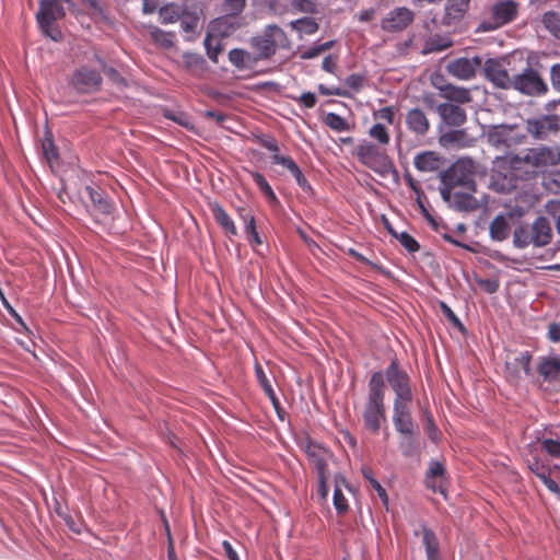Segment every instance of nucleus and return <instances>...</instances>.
<instances>
[{"instance_id":"obj_13","label":"nucleus","mask_w":560,"mask_h":560,"mask_svg":"<svg viewBox=\"0 0 560 560\" xmlns=\"http://www.w3.org/2000/svg\"><path fill=\"white\" fill-rule=\"evenodd\" d=\"M253 140L257 142L259 145L267 149L269 152H271L272 163L283 166L291 173L292 176L300 170L299 165L294 162V160L291 156L279 154L278 142L272 136L266 133H254Z\"/></svg>"},{"instance_id":"obj_43","label":"nucleus","mask_w":560,"mask_h":560,"mask_svg":"<svg viewBox=\"0 0 560 560\" xmlns=\"http://www.w3.org/2000/svg\"><path fill=\"white\" fill-rule=\"evenodd\" d=\"M476 199L471 194L455 191L453 196V206L457 210H470L475 207Z\"/></svg>"},{"instance_id":"obj_14","label":"nucleus","mask_w":560,"mask_h":560,"mask_svg":"<svg viewBox=\"0 0 560 560\" xmlns=\"http://www.w3.org/2000/svg\"><path fill=\"white\" fill-rule=\"evenodd\" d=\"M253 140L257 142L259 145L267 149L269 152H271L272 163L283 166L291 173L292 176L300 170L299 165L294 162V160L291 156L279 154L278 142L272 136L266 133H254Z\"/></svg>"},{"instance_id":"obj_57","label":"nucleus","mask_w":560,"mask_h":560,"mask_svg":"<svg viewBox=\"0 0 560 560\" xmlns=\"http://www.w3.org/2000/svg\"><path fill=\"white\" fill-rule=\"evenodd\" d=\"M365 77L360 73H352L346 78L345 84L352 91L358 92L362 89Z\"/></svg>"},{"instance_id":"obj_33","label":"nucleus","mask_w":560,"mask_h":560,"mask_svg":"<svg viewBox=\"0 0 560 560\" xmlns=\"http://www.w3.org/2000/svg\"><path fill=\"white\" fill-rule=\"evenodd\" d=\"M248 174L250 175L254 183L257 185L260 192L267 199V201L271 205H278L279 198L275 194L272 187L267 182L266 177L261 173L255 171H248Z\"/></svg>"},{"instance_id":"obj_15","label":"nucleus","mask_w":560,"mask_h":560,"mask_svg":"<svg viewBox=\"0 0 560 560\" xmlns=\"http://www.w3.org/2000/svg\"><path fill=\"white\" fill-rule=\"evenodd\" d=\"M253 140L257 142L259 145L267 149L269 152H271L272 163L283 166L291 173L292 176L300 170L299 165L294 162V160L291 156L279 154L278 142L272 136L266 133H254Z\"/></svg>"},{"instance_id":"obj_32","label":"nucleus","mask_w":560,"mask_h":560,"mask_svg":"<svg viewBox=\"0 0 560 560\" xmlns=\"http://www.w3.org/2000/svg\"><path fill=\"white\" fill-rule=\"evenodd\" d=\"M229 60L238 70L249 69L257 61L255 56L241 48L231 49Z\"/></svg>"},{"instance_id":"obj_5","label":"nucleus","mask_w":560,"mask_h":560,"mask_svg":"<svg viewBox=\"0 0 560 560\" xmlns=\"http://www.w3.org/2000/svg\"><path fill=\"white\" fill-rule=\"evenodd\" d=\"M477 164L470 158H459L442 175V184L462 186L469 191H476L475 176Z\"/></svg>"},{"instance_id":"obj_36","label":"nucleus","mask_w":560,"mask_h":560,"mask_svg":"<svg viewBox=\"0 0 560 560\" xmlns=\"http://www.w3.org/2000/svg\"><path fill=\"white\" fill-rule=\"evenodd\" d=\"M510 228L504 215H498L490 224V236L494 241H504L509 236Z\"/></svg>"},{"instance_id":"obj_55","label":"nucleus","mask_w":560,"mask_h":560,"mask_svg":"<svg viewBox=\"0 0 560 560\" xmlns=\"http://www.w3.org/2000/svg\"><path fill=\"white\" fill-rule=\"evenodd\" d=\"M542 448L551 457H560V440L545 439L541 442Z\"/></svg>"},{"instance_id":"obj_11","label":"nucleus","mask_w":560,"mask_h":560,"mask_svg":"<svg viewBox=\"0 0 560 560\" xmlns=\"http://www.w3.org/2000/svg\"><path fill=\"white\" fill-rule=\"evenodd\" d=\"M526 130L537 140L548 139L550 136L560 131V116L541 115L536 118L527 119Z\"/></svg>"},{"instance_id":"obj_38","label":"nucleus","mask_w":560,"mask_h":560,"mask_svg":"<svg viewBox=\"0 0 560 560\" xmlns=\"http://www.w3.org/2000/svg\"><path fill=\"white\" fill-rule=\"evenodd\" d=\"M541 23L553 36L560 38V14L555 11H547L541 16Z\"/></svg>"},{"instance_id":"obj_20","label":"nucleus","mask_w":560,"mask_h":560,"mask_svg":"<svg viewBox=\"0 0 560 560\" xmlns=\"http://www.w3.org/2000/svg\"><path fill=\"white\" fill-rule=\"evenodd\" d=\"M436 112L442 121L453 128L460 127L467 120L464 108L453 103H441L436 106Z\"/></svg>"},{"instance_id":"obj_28","label":"nucleus","mask_w":560,"mask_h":560,"mask_svg":"<svg viewBox=\"0 0 560 560\" xmlns=\"http://www.w3.org/2000/svg\"><path fill=\"white\" fill-rule=\"evenodd\" d=\"M538 372L546 381L557 380L560 375V357H542Z\"/></svg>"},{"instance_id":"obj_10","label":"nucleus","mask_w":560,"mask_h":560,"mask_svg":"<svg viewBox=\"0 0 560 560\" xmlns=\"http://www.w3.org/2000/svg\"><path fill=\"white\" fill-rule=\"evenodd\" d=\"M508 66L505 58H488L481 67L485 78L494 88L511 90L513 75H510Z\"/></svg>"},{"instance_id":"obj_16","label":"nucleus","mask_w":560,"mask_h":560,"mask_svg":"<svg viewBox=\"0 0 560 560\" xmlns=\"http://www.w3.org/2000/svg\"><path fill=\"white\" fill-rule=\"evenodd\" d=\"M482 66V58L479 56H474L472 58L460 57L452 60L446 69L447 72L459 79V80H471L475 78L476 72Z\"/></svg>"},{"instance_id":"obj_27","label":"nucleus","mask_w":560,"mask_h":560,"mask_svg":"<svg viewBox=\"0 0 560 560\" xmlns=\"http://www.w3.org/2000/svg\"><path fill=\"white\" fill-rule=\"evenodd\" d=\"M441 93L444 98L450 101L448 103H456L457 105L469 103L472 100L469 89L453 84L442 86Z\"/></svg>"},{"instance_id":"obj_51","label":"nucleus","mask_w":560,"mask_h":560,"mask_svg":"<svg viewBox=\"0 0 560 560\" xmlns=\"http://www.w3.org/2000/svg\"><path fill=\"white\" fill-rule=\"evenodd\" d=\"M440 310L442 314L447 318V320L459 330H464L465 327L458 316L453 312V310L443 301L440 302Z\"/></svg>"},{"instance_id":"obj_21","label":"nucleus","mask_w":560,"mask_h":560,"mask_svg":"<svg viewBox=\"0 0 560 560\" xmlns=\"http://www.w3.org/2000/svg\"><path fill=\"white\" fill-rule=\"evenodd\" d=\"M85 191L96 214L108 217L113 213L114 205L102 188L86 186Z\"/></svg>"},{"instance_id":"obj_56","label":"nucleus","mask_w":560,"mask_h":560,"mask_svg":"<svg viewBox=\"0 0 560 560\" xmlns=\"http://www.w3.org/2000/svg\"><path fill=\"white\" fill-rule=\"evenodd\" d=\"M0 301L3 305V307L7 310V312L10 314L12 318L16 320L23 328H26V325L23 320V318L20 316V314L15 311V308L10 304L8 299L5 298L2 289H0Z\"/></svg>"},{"instance_id":"obj_64","label":"nucleus","mask_w":560,"mask_h":560,"mask_svg":"<svg viewBox=\"0 0 560 560\" xmlns=\"http://www.w3.org/2000/svg\"><path fill=\"white\" fill-rule=\"evenodd\" d=\"M550 474L551 470L546 474L545 478L541 477L540 480L550 492L555 493L556 495H560V487L553 479H551Z\"/></svg>"},{"instance_id":"obj_19","label":"nucleus","mask_w":560,"mask_h":560,"mask_svg":"<svg viewBox=\"0 0 560 560\" xmlns=\"http://www.w3.org/2000/svg\"><path fill=\"white\" fill-rule=\"evenodd\" d=\"M441 145L445 148H471L476 138L471 136L466 128H454L443 132L439 139Z\"/></svg>"},{"instance_id":"obj_8","label":"nucleus","mask_w":560,"mask_h":560,"mask_svg":"<svg viewBox=\"0 0 560 560\" xmlns=\"http://www.w3.org/2000/svg\"><path fill=\"white\" fill-rule=\"evenodd\" d=\"M355 155L361 164L378 174H384L392 165L387 154L378 145L366 140H362L355 147Z\"/></svg>"},{"instance_id":"obj_50","label":"nucleus","mask_w":560,"mask_h":560,"mask_svg":"<svg viewBox=\"0 0 560 560\" xmlns=\"http://www.w3.org/2000/svg\"><path fill=\"white\" fill-rule=\"evenodd\" d=\"M395 114H396V109L394 106H384L377 110H374L373 117L375 120H384L388 125H393L394 119H395Z\"/></svg>"},{"instance_id":"obj_1","label":"nucleus","mask_w":560,"mask_h":560,"mask_svg":"<svg viewBox=\"0 0 560 560\" xmlns=\"http://www.w3.org/2000/svg\"><path fill=\"white\" fill-rule=\"evenodd\" d=\"M559 163L560 148L557 145H541L526 149L521 154H506L494 161L492 185L498 191L509 192L517 187L520 180H533Z\"/></svg>"},{"instance_id":"obj_24","label":"nucleus","mask_w":560,"mask_h":560,"mask_svg":"<svg viewBox=\"0 0 560 560\" xmlns=\"http://www.w3.org/2000/svg\"><path fill=\"white\" fill-rule=\"evenodd\" d=\"M533 245L542 247L550 243L552 230L549 221L545 217H537L532 224Z\"/></svg>"},{"instance_id":"obj_45","label":"nucleus","mask_w":560,"mask_h":560,"mask_svg":"<svg viewBox=\"0 0 560 560\" xmlns=\"http://www.w3.org/2000/svg\"><path fill=\"white\" fill-rule=\"evenodd\" d=\"M528 469L535 474L539 479L541 477H546V474L550 471V466L545 463L542 459L538 458L536 455H533L532 458L527 459Z\"/></svg>"},{"instance_id":"obj_40","label":"nucleus","mask_w":560,"mask_h":560,"mask_svg":"<svg viewBox=\"0 0 560 560\" xmlns=\"http://www.w3.org/2000/svg\"><path fill=\"white\" fill-rule=\"evenodd\" d=\"M150 35L154 43L164 48H171L174 45V33L163 31L156 26L150 28Z\"/></svg>"},{"instance_id":"obj_3","label":"nucleus","mask_w":560,"mask_h":560,"mask_svg":"<svg viewBox=\"0 0 560 560\" xmlns=\"http://www.w3.org/2000/svg\"><path fill=\"white\" fill-rule=\"evenodd\" d=\"M72 4L71 0H40L39 10L36 13V21L40 32L52 39H62L61 31L55 26V22L66 15L65 4Z\"/></svg>"},{"instance_id":"obj_9","label":"nucleus","mask_w":560,"mask_h":560,"mask_svg":"<svg viewBox=\"0 0 560 560\" xmlns=\"http://www.w3.org/2000/svg\"><path fill=\"white\" fill-rule=\"evenodd\" d=\"M383 375L386 376L395 394L394 399L412 400L413 395L410 386V377L407 372L399 366L397 359L390 361Z\"/></svg>"},{"instance_id":"obj_44","label":"nucleus","mask_w":560,"mask_h":560,"mask_svg":"<svg viewBox=\"0 0 560 560\" xmlns=\"http://www.w3.org/2000/svg\"><path fill=\"white\" fill-rule=\"evenodd\" d=\"M163 116L166 119H170V120H172V121H174V122L178 124L179 126L185 127L187 129H192L194 128L190 118L184 112L172 110V109H164L163 110Z\"/></svg>"},{"instance_id":"obj_61","label":"nucleus","mask_w":560,"mask_h":560,"mask_svg":"<svg viewBox=\"0 0 560 560\" xmlns=\"http://www.w3.org/2000/svg\"><path fill=\"white\" fill-rule=\"evenodd\" d=\"M327 474H328V470H324L323 474H317V477H318L317 492H318V495L323 500H326L328 497Z\"/></svg>"},{"instance_id":"obj_25","label":"nucleus","mask_w":560,"mask_h":560,"mask_svg":"<svg viewBox=\"0 0 560 560\" xmlns=\"http://www.w3.org/2000/svg\"><path fill=\"white\" fill-rule=\"evenodd\" d=\"M445 477V468L443 464L439 460L432 459L429 463V468L425 472L424 482L425 486L433 490L434 492L439 491L444 493L443 490V479Z\"/></svg>"},{"instance_id":"obj_34","label":"nucleus","mask_w":560,"mask_h":560,"mask_svg":"<svg viewBox=\"0 0 560 560\" xmlns=\"http://www.w3.org/2000/svg\"><path fill=\"white\" fill-rule=\"evenodd\" d=\"M422 541L425 547L428 560H439V541L431 528L422 526Z\"/></svg>"},{"instance_id":"obj_62","label":"nucleus","mask_w":560,"mask_h":560,"mask_svg":"<svg viewBox=\"0 0 560 560\" xmlns=\"http://www.w3.org/2000/svg\"><path fill=\"white\" fill-rule=\"evenodd\" d=\"M550 82L555 91L560 92V63H555L550 68Z\"/></svg>"},{"instance_id":"obj_26","label":"nucleus","mask_w":560,"mask_h":560,"mask_svg":"<svg viewBox=\"0 0 560 560\" xmlns=\"http://www.w3.org/2000/svg\"><path fill=\"white\" fill-rule=\"evenodd\" d=\"M255 369V375H256V380L258 382V384L261 386V388L264 389L265 394L268 396V398L270 399L273 408L276 409L279 418H282L281 415H280V401L272 388V385H271V382L270 380L267 377L262 366L258 363L255 364L254 366Z\"/></svg>"},{"instance_id":"obj_41","label":"nucleus","mask_w":560,"mask_h":560,"mask_svg":"<svg viewBox=\"0 0 560 560\" xmlns=\"http://www.w3.org/2000/svg\"><path fill=\"white\" fill-rule=\"evenodd\" d=\"M325 124L336 132L350 130V125L346 118L336 113H328L325 117Z\"/></svg>"},{"instance_id":"obj_6","label":"nucleus","mask_w":560,"mask_h":560,"mask_svg":"<svg viewBox=\"0 0 560 560\" xmlns=\"http://www.w3.org/2000/svg\"><path fill=\"white\" fill-rule=\"evenodd\" d=\"M489 12L490 16L478 24L477 32H493L513 22L518 13V3L515 0H499L491 4Z\"/></svg>"},{"instance_id":"obj_23","label":"nucleus","mask_w":560,"mask_h":560,"mask_svg":"<svg viewBox=\"0 0 560 560\" xmlns=\"http://www.w3.org/2000/svg\"><path fill=\"white\" fill-rule=\"evenodd\" d=\"M406 126L411 133L419 137L425 136L430 130V121L420 108H412L407 112Z\"/></svg>"},{"instance_id":"obj_49","label":"nucleus","mask_w":560,"mask_h":560,"mask_svg":"<svg viewBox=\"0 0 560 560\" xmlns=\"http://www.w3.org/2000/svg\"><path fill=\"white\" fill-rule=\"evenodd\" d=\"M397 241L409 253H416L420 249V245L417 240L406 231L399 233Z\"/></svg>"},{"instance_id":"obj_31","label":"nucleus","mask_w":560,"mask_h":560,"mask_svg":"<svg viewBox=\"0 0 560 560\" xmlns=\"http://www.w3.org/2000/svg\"><path fill=\"white\" fill-rule=\"evenodd\" d=\"M211 212L215 222L222 228V230L231 235L237 234L233 219L220 203L215 202L211 205Z\"/></svg>"},{"instance_id":"obj_4","label":"nucleus","mask_w":560,"mask_h":560,"mask_svg":"<svg viewBox=\"0 0 560 560\" xmlns=\"http://www.w3.org/2000/svg\"><path fill=\"white\" fill-rule=\"evenodd\" d=\"M250 46L255 51L256 60H268L278 48H289L290 40L285 32L278 25H267L262 34L254 36L250 39Z\"/></svg>"},{"instance_id":"obj_22","label":"nucleus","mask_w":560,"mask_h":560,"mask_svg":"<svg viewBox=\"0 0 560 560\" xmlns=\"http://www.w3.org/2000/svg\"><path fill=\"white\" fill-rule=\"evenodd\" d=\"M304 452L314 465L316 474H323L324 470H328V451L322 444L307 439L304 445Z\"/></svg>"},{"instance_id":"obj_17","label":"nucleus","mask_w":560,"mask_h":560,"mask_svg":"<svg viewBox=\"0 0 560 560\" xmlns=\"http://www.w3.org/2000/svg\"><path fill=\"white\" fill-rule=\"evenodd\" d=\"M411 401L394 399L393 423L396 431L402 435H413V421L409 409Z\"/></svg>"},{"instance_id":"obj_37","label":"nucleus","mask_w":560,"mask_h":560,"mask_svg":"<svg viewBox=\"0 0 560 560\" xmlns=\"http://www.w3.org/2000/svg\"><path fill=\"white\" fill-rule=\"evenodd\" d=\"M513 244L517 248H526L533 245L532 225H520L514 230Z\"/></svg>"},{"instance_id":"obj_2","label":"nucleus","mask_w":560,"mask_h":560,"mask_svg":"<svg viewBox=\"0 0 560 560\" xmlns=\"http://www.w3.org/2000/svg\"><path fill=\"white\" fill-rule=\"evenodd\" d=\"M385 382L381 371L373 372L368 384V396L362 412L365 428L377 433L382 422L386 420Z\"/></svg>"},{"instance_id":"obj_60","label":"nucleus","mask_w":560,"mask_h":560,"mask_svg":"<svg viewBox=\"0 0 560 560\" xmlns=\"http://www.w3.org/2000/svg\"><path fill=\"white\" fill-rule=\"evenodd\" d=\"M505 129L500 126L493 127V129L489 132V141L495 145L502 144L506 142V138L504 137Z\"/></svg>"},{"instance_id":"obj_29","label":"nucleus","mask_w":560,"mask_h":560,"mask_svg":"<svg viewBox=\"0 0 560 560\" xmlns=\"http://www.w3.org/2000/svg\"><path fill=\"white\" fill-rule=\"evenodd\" d=\"M469 3L470 0H447L445 7L447 24L462 20L468 11Z\"/></svg>"},{"instance_id":"obj_63","label":"nucleus","mask_w":560,"mask_h":560,"mask_svg":"<svg viewBox=\"0 0 560 560\" xmlns=\"http://www.w3.org/2000/svg\"><path fill=\"white\" fill-rule=\"evenodd\" d=\"M316 95L313 92H304L299 97V102L305 108H313L316 105Z\"/></svg>"},{"instance_id":"obj_7","label":"nucleus","mask_w":560,"mask_h":560,"mask_svg":"<svg viewBox=\"0 0 560 560\" xmlns=\"http://www.w3.org/2000/svg\"><path fill=\"white\" fill-rule=\"evenodd\" d=\"M511 90L524 96L541 97L548 93L549 88L539 71L528 65L521 72L513 74Z\"/></svg>"},{"instance_id":"obj_58","label":"nucleus","mask_w":560,"mask_h":560,"mask_svg":"<svg viewBox=\"0 0 560 560\" xmlns=\"http://www.w3.org/2000/svg\"><path fill=\"white\" fill-rule=\"evenodd\" d=\"M406 438L400 442L399 447L402 455L409 457L412 456L416 452V443L413 440V435H405Z\"/></svg>"},{"instance_id":"obj_35","label":"nucleus","mask_w":560,"mask_h":560,"mask_svg":"<svg viewBox=\"0 0 560 560\" xmlns=\"http://www.w3.org/2000/svg\"><path fill=\"white\" fill-rule=\"evenodd\" d=\"M184 9L176 3L163 4L159 10V18L161 23L171 24L175 23L183 15Z\"/></svg>"},{"instance_id":"obj_54","label":"nucleus","mask_w":560,"mask_h":560,"mask_svg":"<svg viewBox=\"0 0 560 560\" xmlns=\"http://www.w3.org/2000/svg\"><path fill=\"white\" fill-rule=\"evenodd\" d=\"M245 4L246 0H224L225 11L232 16L241 14L245 8Z\"/></svg>"},{"instance_id":"obj_12","label":"nucleus","mask_w":560,"mask_h":560,"mask_svg":"<svg viewBox=\"0 0 560 560\" xmlns=\"http://www.w3.org/2000/svg\"><path fill=\"white\" fill-rule=\"evenodd\" d=\"M70 82L80 93H93L101 89L103 79L96 69L82 66L72 73Z\"/></svg>"},{"instance_id":"obj_48","label":"nucleus","mask_w":560,"mask_h":560,"mask_svg":"<svg viewBox=\"0 0 560 560\" xmlns=\"http://www.w3.org/2000/svg\"><path fill=\"white\" fill-rule=\"evenodd\" d=\"M334 40H328L323 44L315 45L300 52V58L304 60H310L317 57L325 50H328L332 47Z\"/></svg>"},{"instance_id":"obj_42","label":"nucleus","mask_w":560,"mask_h":560,"mask_svg":"<svg viewBox=\"0 0 560 560\" xmlns=\"http://www.w3.org/2000/svg\"><path fill=\"white\" fill-rule=\"evenodd\" d=\"M369 136L380 145H387L390 141L388 129L381 122H376L370 128Z\"/></svg>"},{"instance_id":"obj_47","label":"nucleus","mask_w":560,"mask_h":560,"mask_svg":"<svg viewBox=\"0 0 560 560\" xmlns=\"http://www.w3.org/2000/svg\"><path fill=\"white\" fill-rule=\"evenodd\" d=\"M179 21L180 27L184 32L195 33L199 24V16L195 12L191 13L183 11V15L180 16Z\"/></svg>"},{"instance_id":"obj_18","label":"nucleus","mask_w":560,"mask_h":560,"mask_svg":"<svg viewBox=\"0 0 560 560\" xmlns=\"http://www.w3.org/2000/svg\"><path fill=\"white\" fill-rule=\"evenodd\" d=\"M413 12L406 8L399 7L390 10L382 20L381 27L386 32H397L406 28L413 21Z\"/></svg>"},{"instance_id":"obj_52","label":"nucleus","mask_w":560,"mask_h":560,"mask_svg":"<svg viewBox=\"0 0 560 560\" xmlns=\"http://www.w3.org/2000/svg\"><path fill=\"white\" fill-rule=\"evenodd\" d=\"M332 503L338 513H345L349 509L348 501L338 486L334 490Z\"/></svg>"},{"instance_id":"obj_39","label":"nucleus","mask_w":560,"mask_h":560,"mask_svg":"<svg viewBox=\"0 0 560 560\" xmlns=\"http://www.w3.org/2000/svg\"><path fill=\"white\" fill-rule=\"evenodd\" d=\"M42 149L46 161L52 164L58 161V150L55 145L54 138L50 131H46L42 142Z\"/></svg>"},{"instance_id":"obj_53","label":"nucleus","mask_w":560,"mask_h":560,"mask_svg":"<svg viewBox=\"0 0 560 560\" xmlns=\"http://www.w3.org/2000/svg\"><path fill=\"white\" fill-rule=\"evenodd\" d=\"M205 47L209 59L213 62H217L218 56L221 52V46L219 43H215L213 45V38L210 34H207V36L205 37Z\"/></svg>"},{"instance_id":"obj_59","label":"nucleus","mask_w":560,"mask_h":560,"mask_svg":"<svg viewBox=\"0 0 560 560\" xmlns=\"http://www.w3.org/2000/svg\"><path fill=\"white\" fill-rule=\"evenodd\" d=\"M318 91L322 95H325V96H343V97L350 96V94L341 88H335V86L329 88L324 84L318 85Z\"/></svg>"},{"instance_id":"obj_46","label":"nucleus","mask_w":560,"mask_h":560,"mask_svg":"<svg viewBox=\"0 0 560 560\" xmlns=\"http://www.w3.org/2000/svg\"><path fill=\"white\" fill-rule=\"evenodd\" d=\"M291 25L307 35L315 34L318 30V24L310 16L298 19L296 21H293Z\"/></svg>"},{"instance_id":"obj_30","label":"nucleus","mask_w":560,"mask_h":560,"mask_svg":"<svg viewBox=\"0 0 560 560\" xmlns=\"http://www.w3.org/2000/svg\"><path fill=\"white\" fill-rule=\"evenodd\" d=\"M415 167L420 172H435L440 166V159L432 151L418 153L413 159Z\"/></svg>"}]
</instances>
